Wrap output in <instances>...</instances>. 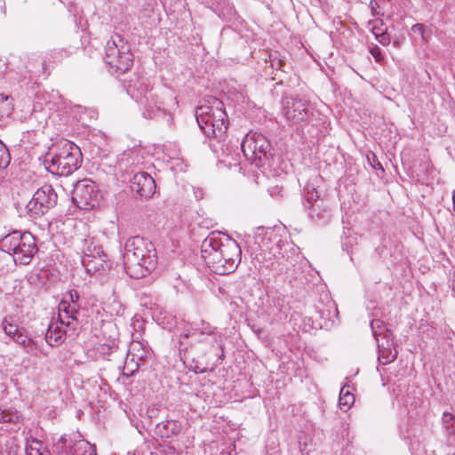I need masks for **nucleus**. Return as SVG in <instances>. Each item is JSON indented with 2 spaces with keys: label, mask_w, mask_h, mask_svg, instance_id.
Listing matches in <instances>:
<instances>
[{
  "label": "nucleus",
  "mask_w": 455,
  "mask_h": 455,
  "mask_svg": "<svg viewBox=\"0 0 455 455\" xmlns=\"http://www.w3.org/2000/svg\"><path fill=\"white\" fill-rule=\"evenodd\" d=\"M19 74L20 76H23L26 78V73H31L34 72L36 69V67L34 64L29 63V65H25L23 67H18Z\"/></svg>",
  "instance_id": "ea45409f"
},
{
  "label": "nucleus",
  "mask_w": 455,
  "mask_h": 455,
  "mask_svg": "<svg viewBox=\"0 0 455 455\" xmlns=\"http://www.w3.org/2000/svg\"><path fill=\"white\" fill-rule=\"evenodd\" d=\"M354 244H357V236L348 235L342 241V247L349 252V249H352Z\"/></svg>",
  "instance_id": "f704fd0d"
},
{
  "label": "nucleus",
  "mask_w": 455,
  "mask_h": 455,
  "mask_svg": "<svg viewBox=\"0 0 455 455\" xmlns=\"http://www.w3.org/2000/svg\"><path fill=\"white\" fill-rule=\"evenodd\" d=\"M269 57H270L271 67L274 69H280L283 65V61L281 60L277 59L276 57H274L272 54H270Z\"/></svg>",
  "instance_id": "c03bdc74"
},
{
  "label": "nucleus",
  "mask_w": 455,
  "mask_h": 455,
  "mask_svg": "<svg viewBox=\"0 0 455 455\" xmlns=\"http://www.w3.org/2000/svg\"><path fill=\"white\" fill-rule=\"evenodd\" d=\"M182 429L180 422L173 419H167L156 426L155 433L161 438H171L178 435Z\"/></svg>",
  "instance_id": "6ab92c4d"
},
{
  "label": "nucleus",
  "mask_w": 455,
  "mask_h": 455,
  "mask_svg": "<svg viewBox=\"0 0 455 455\" xmlns=\"http://www.w3.org/2000/svg\"><path fill=\"white\" fill-rule=\"evenodd\" d=\"M367 159L373 169L381 170L382 172H384L382 164L379 162V160L374 153H371L370 155H368Z\"/></svg>",
  "instance_id": "4c0bfd02"
},
{
  "label": "nucleus",
  "mask_w": 455,
  "mask_h": 455,
  "mask_svg": "<svg viewBox=\"0 0 455 455\" xmlns=\"http://www.w3.org/2000/svg\"><path fill=\"white\" fill-rule=\"evenodd\" d=\"M53 453L56 455H97L95 446L81 439L72 441L61 436L53 445Z\"/></svg>",
  "instance_id": "4468645a"
},
{
  "label": "nucleus",
  "mask_w": 455,
  "mask_h": 455,
  "mask_svg": "<svg viewBox=\"0 0 455 455\" xmlns=\"http://www.w3.org/2000/svg\"><path fill=\"white\" fill-rule=\"evenodd\" d=\"M44 163L49 172L68 176L80 167L82 153L75 143L61 139L50 148Z\"/></svg>",
  "instance_id": "7ed1b4c3"
},
{
  "label": "nucleus",
  "mask_w": 455,
  "mask_h": 455,
  "mask_svg": "<svg viewBox=\"0 0 455 455\" xmlns=\"http://www.w3.org/2000/svg\"><path fill=\"white\" fill-rule=\"evenodd\" d=\"M84 248L83 250L84 256L82 257L83 260L91 259L95 257H105V252L102 250V247L96 243L93 237H88L84 240Z\"/></svg>",
  "instance_id": "4be33fe9"
},
{
  "label": "nucleus",
  "mask_w": 455,
  "mask_h": 455,
  "mask_svg": "<svg viewBox=\"0 0 455 455\" xmlns=\"http://www.w3.org/2000/svg\"><path fill=\"white\" fill-rule=\"evenodd\" d=\"M123 258L126 273L135 279L146 276L157 265L154 245L139 235L127 239Z\"/></svg>",
  "instance_id": "f03ea898"
},
{
  "label": "nucleus",
  "mask_w": 455,
  "mask_h": 455,
  "mask_svg": "<svg viewBox=\"0 0 455 455\" xmlns=\"http://www.w3.org/2000/svg\"><path fill=\"white\" fill-rule=\"evenodd\" d=\"M335 313L338 315L339 312H338V309L335 307Z\"/></svg>",
  "instance_id": "09e8293b"
},
{
  "label": "nucleus",
  "mask_w": 455,
  "mask_h": 455,
  "mask_svg": "<svg viewBox=\"0 0 455 455\" xmlns=\"http://www.w3.org/2000/svg\"><path fill=\"white\" fill-rule=\"evenodd\" d=\"M283 113L292 124H299L307 118L308 102L295 96H285L282 100Z\"/></svg>",
  "instance_id": "2eb2a0df"
},
{
  "label": "nucleus",
  "mask_w": 455,
  "mask_h": 455,
  "mask_svg": "<svg viewBox=\"0 0 455 455\" xmlns=\"http://www.w3.org/2000/svg\"><path fill=\"white\" fill-rule=\"evenodd\" d=\"M386 345L384 343L378 342L379 347V360H382V363L386 364L394 361L396 357V351L391 348V343L389 339H386Z\"/></svg>",
  "instance_id": "bb28decb"
},
{
  "label": "nucleus",
  "mask_w": 455,
  "mask_h": 455,
  "mask_svg": "<svg viewBox=\"0 0 455 455\" xmlns=\"http://www.w3.org/2000/svg\"><path fill=\"white\" fill-rule=\"evenodd\" d=\"M370 6H371L372 11L375 10V8L379 6L378 2L375 1V0H371L370 2Z\"/></svg>",
  "instance_id": "49530a36"
},
{
  "label": "nucleus",
  "mask_w": 455,
  "mask_h": 455,
  "mask_svg": "<svg viewBox=\"0 0 455 455\" xmlns=\"http://www.w3.org/2000/svg\"><path fill=\"white\" fill-rule=\"evenodd\" d=\"M443 425L447 435V442L450 445H455V417L450 412H443L442 418Z\"/></svg>",
  "instance_id": "b1692460"
},
{
  "label": "nucleus",
  "mask_w": 455,
  "mask_h": 455,
  "mask_svg": "<svg viewBox=\"0 0 455 455\" xmlns=\"http://www.w3.org/2000/svg\"><path fill=\"white\" fill-rule=\"evenodd\" d=\"M149 354L150 350L141 341L132 340L129 347L125 363L128 364L129 361L134 363L135 370H137Z\"/></svg>",
  "instance_id": "a211bd4d"
},
{
  "label": "nucleus",
  "mask_w": 455,
  "mask_h": 455,
  "mask_svg": "<svg viewBox=\"0 0 455 455\" xmlns=\"http://www.w3.org/2000/svg\"><path fill=\"white\" fill-rule=\"evenodd\" d=\"M194 339L196 341L197 345H200L202 343H206L207 345H209V348L210 349H212V348H214L216 347V346H212V338L211 337L196 336V337H194Z\"/></svg>",
  "instance_id": "58836bf2"
},
{
  "label": "nucleus",
  "mask_w": 455,
  "mask_h": 455,
  "mask_svg": "<svg viewBox=\"0 0 455 455\" xmlns=\"http://www.w3.org/2000/svg\"><path fill=\"white\" fill-rule=\"evenodd\" d=\"M371 32L374 35L375 38L381 35L383 32H386V28H384L383 22L380 21L379 25H373L371 28Z\"/></svg>",
  "instance_id": "a19ab883"
},
{
  "label": "nucleus",
  "mask_w": 455,
  "mask_h": 455,
  "mask_svg": "<svg viewBox=\"0 0 455 455\" xmlns=\"http://www.w3.org/2000/svg\"><path fill=\"white\" fill-rule=\"evenodd\" d=\"M263 259L267 261L276 260L278 266H284L291 255L295 253V244L283 238L275 230H267L263 235L256 236Z\"/></svg>",
  "instance_id": "423d86ee"
},
{
  "label": "nucleus",
  "mask_w": 455,
  "mask_h": 455,
  "mask_svg": "<svg viewBox=\"0 0 455 455\" xmlns=\"http://www.w3.org/2000/svg\"><path fill=\"white\" fill-rule=\"evenodd\" d=\"M104 60L114 72H126L133 64L130 45L119 35H115L106 44Z\"/></svg>",
  "instance_id": "1a4fd4ad"
},
{
  "label": "nucleus",
  "mask_w": 455,
  "mask_h": 455,
  "mask_svg": "<svg viewBox=\"0 0 455 455\" xmlns=\"http://www.w3.org/2000/svg\"><path fill=\"white\" fill-rule=\"evenodd\" d=\"M0 249L12 255L15 263L28 265L38 248L36 238L29 232L13 231L0 240Z\"/></svg>",
  "instance_id": "0eeeda50"
},
{
  "label": "nucleus",
  "mask_w": 455,
  "mask_h": 455,
  "mask_svg": "<svg viewBox=\"0 0 455 455\" xmlns=\"http://www.w3.org/2000/svg\"><path fill=\"white\" fill-rule=\"evenodd\" d=\"M13 110V99L9 95L0 93V118L9 116Z\"/></svg>",
  "instance_id": "c756f323"
},
{
  "label": "nucleus",
  "mask_w": 455,
  "mask_h": 455,
  "mask_svg": "<svg viewBox=\"0 0 455 455\" xmlns=\"http://www.w3.org/2000/svg\"><path fill=\"white\" fill-rule=\"evenodd\" d=\"M102 199L98 186L89 179L77 181L72 191L74 204L82 210H91L100 206Z\"/></svg>",
  "instance_id": "9b49d317"
},
{
  "label": "nucleus",
  "mask_w": 455,
  "mask_h": 455,
  "mask_svg": "<svg viewBox=\"0 0 455 455\" xmlns=\"http://www.w3.org/2000/svg\"><path fill=\"white\" fill-rule=\"evenodd\" d=\"M11 160V156L8 148L0 140V167H6Z\"/></svg>",
  "instance_id": "72a5a7b5"
},
{
  "label": "nucleus",
  "mask_w": 455,
  "mask_h": 455,
  "mask_svg": "<svg viewBox=\"0 0 455 455\" xmlns=\"http://www.w3.org/2000/svg\"><path fill=\"white\" fill-rule=\"evenodd\" d=\"M320 181L321 177L315 176L314 179L310 180L304 187V195L307 201L306 205H311L312 203H315L317 201H324L323 199L320 198V194L317 189V183Z\"/></svg>",
  "instance_id": "5701e85b"
},
{
  "label": "nucleus",
  "mask_w": 455,
  "mask_h": 455,
  "mask_svg": "<svg viewBox=\"0 0 455 455\" xmlns=\"http://www.w3.org/2000/svg\"><path fill=\"white\" fill-rule=\"evenodd\" d=\"M131 189L140 198H150L156 192L155 180L147 172H138L131 180Z\"/></svg>",
  "instance_id": "dca6fc26"
},
{
  "label": "nucleus",
  "mask_w": 455,
  "mask_h": 455,
  "mask_svg": "<svg viewBox=\"0 0 455 455\" xmlns=\"http://www.w3.org/2000/svg\"><path fill=\"white\" fill-rule=\"evenodd\" d=\"M355 403V396L349 390V386H344L339 392V405L341 410L347 411Z\"/></svg>",
  "instance_id": "cd10ccee"
},
{
  "label": "nucleus",
  "mask_w": 455,
  "mask_h": 455,
  "mask_svg": "<svg viewBox=\"0 0 455 455\" xmlns=\"http://www.w3.org/2000/svg\"><path fill=\"white\" fill-rule=\"evenodd\" d=\"M25 452L26 455H50L49 451L43 447V443L32 436L26 440Z\"/></svg>",
  "instance_id": "a878e982"
},
{
  "label": "nucleus",
  "mask_w": 455,
  "mask_h": 455,
  "mask_svg": "<svg viewBox=\"0 0 455 455\" xmlns=\"http://www.w3.org/2000/svg\"><path fill=\"white\" fill-rule=\"evenodd\" d=\"M411 31L421 36L422 40L427 41L428 36L426 34L425 26L421 23H417L411 27Z\"/></svg>",
  "instance_id": "c9c22d12"
},
{
  "label": "nucleus",
  "mask_w": 455,
  "mask_h": 455,
  "mask_svg": "<svg viewBox=\"0 0 455 455\" xmlns=\"http://www.w3.org/2000/svg\"><path fill=\"white\" fill-rule=\"evenodd\" d=\"M371 53L377 62H380L383 57L380 49L377 45L371 49Z\"/></svg>",
  "instance_id": "37998d69"
},
{
  "label": "nucleus",
  "mask_w": 455,
  "mask_h": 455,
  "mask_svg": "<svg viewBox=\"0 0 455 455\" xmlns=\"http://www.w3.org/2000/svg\"><path fill=\"white\" fill-rule=\"evenodd\" d=\"M57 199L58 196L53 188L44 184L36 191L26 208L30 217H40L56 205Z\"/></svg>",
  "instance_id": "f8f14e48"
},
{
  "label": "nucleus",
  "mask_w": 455,
  "mask_h": 455,
  "mask_svg": "<svg viewBox=\"0 0 455 455\" xmlns=\"http://www.w3.org/2000/svg\"><path fill=\"white\" fill-rule=\"evenodd\" d=\"M198 126L207 137L222 138L228 129V115L224 104L211 97L196 110Z\"/></svg>",
  "instance_id": "20e7f679"
},
{
  "label": "nucleus",
  "mask_w": 455,
  "mask_h": 455,
  "mask_svg": "<svg viewBox=\"0 0 455 455\" xmlns=\"http://www.w3.org/2000/svg\"><path fill=\"white\" fill-rule=\"evenodd\" d=\"M58 315L60 323L65 324L66 327L71 330L78 327L84 315L77 291L70 290L63 296L58 306Z\"/></svg>",
  "instance_id": "9d476101"
},
{
  "label": "nucleus",
  "mask_w": 455,
  "mask_h": 455,
  "mask_svg": "<svg viewBox=\"0 0 455 455\" xmlns=\"http://www.w3.org/2000/svg\"><path fill=\"white\" fill-rule=\"evenodd\" d=\"M140 162L139 151L136 149H127L117 157V164L120 170L128 171L131 167Z\"/></svg>",
  "instance_id": "412c9836"
},
{
  "label": "nucleus",
  "mask_w": 455,
  "mask_h": 455,
  "mask_svg": "<svg viewBox=\"0 0 455 455\" xmlns=\"http://www.w3.org/2000/svg\"><path fill=\"white\" fill-rule=\"evenodd\" d=\"M108 256L105 253V257H95L91 259L83 260L82 263L88 273H96L100 271H105Z\"/></svg>",
  "instance_id": "393cba45"
},
{
  "label": "nucleus",
  "mask_w": 455,
  "mask_h": 455,
  "mask_svg": "<svg viewBox=\"0 0 455 455\" xmlns=\"http://www.w3.org/2000/svg\"><path fill=\"white\" fill-rule=\"evenodd\" d=\"M305 207L309 209V217L317 225H325L331 220V212L327 201H317Z\"/></svg>",
  "instance_id": "f3484780"
},
{
  "label": "nucleus",
  "mask_w": 455,
  "mask_h": 455,
  "mask_svg": "<svg viewBox=\"0 0 455 455\" xmlns=\"http://www.w3.org/2000/svg\"><path fill=\"white\" fill-rule=\"evenodd\" d=\"M299 451L301 453L308 454L310 452V450L307 449V442H302V439L299 438Z\"/></svg>",
  "instance_id": "a18cd8bd"
},
{
  "label": "nucleus",
  "mask_w": 455,
  "mask_h": 455,
  "mask_svg": "<svg viewBox=\"0 0 455 455\" xmlns=\"http://www.w3.org/2000/svg\"><path fill=\"white\" fill-rule=\"evenodd\" d=\"M376 40L383 45H387L390 43V36L387 32H383L381 35L376 37Z\"/></svg>",
  "instance_id": "79ce46f5"
},
{
  "label": "nucleus",
  "mask_w": 455,
  "mask_h": 455,
  "mask_svg": "<svg viewBox=\"0 0 455 455\" xmlns=\"http://www.w3.org/2000/svg\"><path fill=\"white\" fill-rule=\"evenodd\" d=\"M12 339L23 347H28L31 343L30 339H28L27 335H24L21 332H19L17 336Z\"/></svg>",
  "instance_id": "e433bc0d"
},
{
  "label": "nucleus",
  "mask_w": 455,
  "mask_h": 455,
  "mask_svg": "<svg viewBox=\"0 0 455 455\" xmlns=\"http://www.w3.org/2000/svg\"><path fill=\"white\" fill-rule=\"evenodd\" d=\"M452 202H453V207L455 210V190L452 192Z\"/></svg>",
  "instance_id": "de8ad7c7"
},
{
  "label": "nucleus",
  "mask_w": 455,
  "mask_h": 455,
  "mask_svg": "<svg viewBox=\"0 0 455 455\" xmlns=\"http://www.w3.org/2000/svg\"><path fill=\"white\" fill-rule=\"evenodd\" d=\"M2 327L6 335L12 339L15 338L20 332L19 328L16 324L9 323L6 318L3 320Z\"/></svg>",
  "instance_id": "473e14b6"
},
{
  "label": "nucleus",
  "mask_w": 455,
  "mask_h": 455,
  "mask_svg": "<svg viewBox=\"0 0 455 455\" xmlns=\"http://www.w3.org/2000/svg\"><path fill=\"white\" fill-rule=\"evenodd\" d=\"M51 323L45 333V340L50 346H56L62 342L67 331L63 329L65 324Z\"/></svg>",
  "instance_id": "aec40b11"
},
{
  "label": "nucleus",
  "mask_w": 455,
  "mask_h": 455,
  "mask_svg": "<svg viewBox=\"0 0 455 455\" xmlns=\"http://www.w3.org/2000/svg\"><path fill=\"white\" fill-rule=\"evenodd\" d=\"M127 92L142 107L145 118L152 119L165 115L164 102L148 78L141 76L131 80Z\"/></svg>",
  "instance_id": "39448f33"
},
{
  "label": "nucleus",
  "mask_w": 455,
  "mask_h": 455,
  "mask_svg": "<svg viewBox=\"0 0 455 455\" xmlns=\"http://www.w3.org/2000/svg\"><path fill=\"white\" fill-rule=\"evenodd\" d=\"M22 419L20 413L12 409L5 410L0 408V423H14L17 424Z\"/></svg>",
  "instance_id": "c85d7f7f"
},
{
  "label": "nucleus",
  "mask_w": 455,
  "mask_h": 455,
  "mask_svg": "<svg viewBox=\"0 0 455 455\" xmlns=\"http://www.w3.org/2000/svg\"><path fill=\"white\" fill-rule=\"evenodd\" d=\"M371 329L372 331V335L376 339L377 342H379L378 337L381 336L386 331L384 322L379 319H373L371 322Z\"/></svg>",
  "instance_id": "2f4dec72"
},
{
  "label": "nucleus",
  "mask_w": 455,
  "mask_h": 455,
  "mask_svg": "<svg viewBox=\"0 0 455 455\" xmlns=\"http://www.w3.org/2000/svg\"><path fill=\"white\" fill-rule=\"evenodd\" d=\"M244 157L258 168L271 166L273 155L267 138L259 132H250L241 142Z\"/></svg>",
  "instance_id": "6e6552de"
},
{
  "label": "nucleus",
  "mask_w": 455,
  "mask_h": 455,
  "mask_svg": "<svg viewBox=\"0 0 455 455\" xmlns=\"http://www.w3.org/2000/svg\"><path fill=\"white\" fill-rule=\"evenodd\" d=\"M19 445L17 439L13 436L7 437L5 441V449L0 450V455H18Z\"/></svg>",
  "instance_id": "7c9ffc66"
},
{
  "label": "nucleus",
  "mask_w": 455,
  "mask_h": 455,
  "mask_svg": "<svg viewBox=\"0 0 455 455\" xmlns=\"http://www.w3.org/2000/svg\"><path fill=\"white\" fill-rule=\"evenodd\" d=\"M201 253L212 272L228 275L238 267L242 251L237 242L228 235L212 231L202 242Z\"/></svg>",
  "instance_id": "f257e3e1"
},
{
  "label": "nucleus",
  "mask_w": 455,
  "mask_h": 455,
  "mask_svg": "<svg viewBox=\"0 0 455 455\" xmlns=\"http://www.w3.org/2000/svg\"><path fill=\"white\" fill-rule=\"evenodd\" d=\"M196 336H207L212 338V346H217L221 350V356H224L223 335L217 331V328L212 326L209 323L201 320L199 323H192L190 329L180 336V347L183 346L182 339L194 338Z\"/></svg>",
  "instance_id": "ddd939ff"
}]
</instances>
